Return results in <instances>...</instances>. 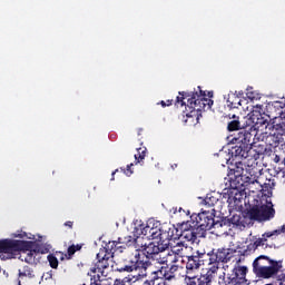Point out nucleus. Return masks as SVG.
I'll list each match as a JSON object with an SVG mask.
<instances>
[{
	"mask_svg": "<svg viewBox=\"0 0 285 285\" xmlns=\"http://www.w3.org/2000/svg\"><path fill=\"white\" fill-rule=\"evenodd\" d=\"M283 164H284V167L281 168V174H282V177L285 181V161H283Z\"/></svg>",
	"mask_w": 285,
	"mask_h": 285,
	"instance_id": "obj_41",
	"label": "nucleus"
},
{
	"mask_svg": "<svg viewBox=\"0 0 285 285\" xmlns=\"http://www.w3.org/2000/svg\"><path fill=\"white\" fill-rule=\"evenodd\" d=\"M255 137V129L253 127L249 130L242 129L234 136L232 139V144L236 146L232 147L230 155H232V163L230 165L234 168L229 169L228 177L229 179H239V177L248 175L255 179L257 175H259V158L262 155H266V146L264 145H254ZM245 168V169H244Z\"/></svg>",
	"mask_w": 285,
	"mask_h": 285,
	"instance_id": "obj_1",
	"label": "nucleus"
},
{
	"mask_svg": "<svg viewBox=\"0 0 285 285\" xmlns=\"http://www.w3.org/2000/svg\"><path fill=\"white\" fill-rule=\"evenodd\" d=\"M186 275H193L195 271H199L202 266H206V262H208V254L204 252H193L191 255L186 256Z\"/></svg>",
	"mask_w": 285,
	"mask_h": 285,
	"instance_id": "obj_10",
	"label": "nucleus"
},
{
	"mask_svg": "<svg viewBox=\"0 0 285 285\" xmlns=\"http://www.w3.org/2000/svg\"><path fill=\"white\" fill-rule=\"evenodd\" d=\"M236 253V249L222 247L218 248L216 252L215 249H213L212 253H209V257H212V262H218V264H228V262L233 259V257H235Z\"/></svg>",
	"mask_w": 285,
	"mask_h": 285,
	"instance_id": "obj_14",
	"label": "nucleus"
},
{
	"mask_svg": "<svg viewBox=\"0 0 285 285\" xmlns=\"http://www.w3.org/2000/svg\"><path fill=\"white\" fill-rule=\"evenodd\" d=\"M26 253L27 256L24 258L23 256L19 255L18 259H20L21 262H26V264H35V254L37 253V250H32V248H30L29 250H26Z\"/></svg>",
	"mask_w": 285,
	"mask_h": 285,
	"instance_id": "obj_26",
	"label": "nucleus"
},
{
	"mask_svg": "<svg viewBox=\"0 0 285 285\" xmlns=\"http://www.w3.org/2000/svg\"><path fill=\"white\" fill-rule=\"evenodd\" d=\"M282 268V261H273L271 257L264 255L257 257L253 262V271L256 277H261L263 279H271V277H275Z\"/></svg>",
	"mask_w": 285,
	"mask_h": 285,
	"instance_id": "obj_5",
	"label": "nucleus"
},
{
	"mask_svg": "<svg viewBox=\"0 0 285 285\" xmlns=\"http://www.w3.org/2000/svg\"><path fill=\"white\" fill-rule=\"evenodd\" d=\"M248 274V267L237 266L234 267L230 273H224L218 277L219 285H248L246 275Z\"/></svg>",
	"mask_w": 285,
	"mask_h": 285,
	"instance_id": "obj_7",
	"label": "nucleus"
},
{
	"mask_svg": "<svg viewBox=\"0 0 285 285\" xmlns=\"http://www.w3.org/2000/svg\"><path fill=\"white\" fill-rule=\"evenodd\" d=\"M148 149H146V147L144 148H137V154L135 155V159H136V166L137 164H141V161L144 159H146V153Z\"/></svg>",
	"mask_w": 285,
	"mask_h": 285,
	"instance_id": "obj_29",
	"label": "nucleus"
},
{
	"mask_svg": "<svg viewBox=\"0 0 285 285\" xmlns=\"http://www.w3.org/2000/svg\"><path fill=\"white\" fill-rule=\"evenodd\" d=\"M218 202H219V198L209 194L203 200V204H205L207 206V208H213V206H215Z\"/></svg>",
	"mask_w": 285,
	"mask_h": 285,
	"instance_id": "obj_28",
	"label": "nucleus"
},
{
	"mask_svg": "<svg viewBox=\"0 0 285 285\" xmlns=\"http://www.w3.org/2000/svg\"><path fill=\"white\" fill-rule=\"evenodd\" d=\"M233 199H234L235 202H237V197H230V196H229V197H228V203H229V204H233Z\"/></svg>",
	"mask_w": 285,
	"mask_h": 285,
	"instance_id": "obj_45",
	"label": "nucleus"
},
{
	"mask_svg": "<svg viewBox=\"0 0 285 285\" xmlns=\"http://www.w3.org/2000/svg\"><path fill=\"white\" fill-rule=\"evenodd\" d=\"M252 119L254 124H268L267 120H264V118H262V106L259 105L255 106L252 110Z\"/></svg>",
	"mask_w": 285,
	"mask_h": 285,
	"instance_id": "obj_22",
	"label": "nucleus"
},
{
	"mask_svg": "<svg viewBox=\"0 0 285 285\" xmlns=\"http://www.w3.org/2000/svg\"><path fill=\"white\" fill-rule=\"evenodd\" d=\"M148 281L150 282V285H170V283L163 281V278L157 277L155 274H151Z\"/></svg>",
	"mask_w": 285,
	"mask_h": 285,
	"instance_id": "obj_31",
	"label": "nucleus"
},
{
	"mask_svg": "<svg viewBox=\"0 0 285 285\" xmlns=\"http://www.w3.org/2000/svg\"><path fill=\"white\" fill-rule=\"evenodd\" d=\"M126 282H132V278L125 277L124 279L116 278L114 285H126Z\"/></svg>",
	"mask_w": 285,
	"mask_h": 285,
	"instance_id": "obj_36",
	"label": "nucleus"
},
{
	"mask_svg": "<svg viewBox=\"0 0 285 285\" xmlns=\"http://www.w3.org/2000/svg\"><path fill=\"white\" fill-rule=\"evenodd\" d=\"M119 239L117 240H109L108 244H106V246L104 248H101L100 250H105L106 255H109L110 257H115V253L116 250H121V247H119Z\"/></svg>",
	"mask_w": 285,
	"mask_h": 285,
	"instance_id": "obj_20",
	"label": "nucleus"
},
{
	"mask_svg": "<svg viewBox=\"0 0 285 285\" xmlns=\"http://www.w3.org/2000/svg\"><path fill=\"white\" fill-rule=\"evenodd\" d=\"M141 132H144V129L139 128V129H138V136H140Z\"/></svg>",
	"mask_w": 285,
	"mask_h": 285,
	"instance_id": "obj_48",
	"label": "nucleus"
},
{
	"mask_svg": "<svg viewBox=\"0 0 285 285\" xmlns=\"http://www.w3.org/2000/svg\"><path fill=\"white\" fill-rule=\"evenodd\" d=\"M132 166H135V164L127 165L126 168L121 167L120 170L126 175V177H130L132 173H135V170H132Z\"/></svg>",
	"mask_w": 285,
	"mask_h": 285,
	"instance_id": "obj_34",
	"label": "nucleus"
},
{
	"mask_svg": "<svg viewBox=\"0 0 285 285\" xmlns=\"http://www.w3.org/2000/svg\"><path fill=\"white\" fill-rule=\"evenodd\" d=\"M19 277H35L32 268H30V266H24L22 272L19 269Z\"/></svg>",
	"mask_w": 285,
	"mask_h": 285,
	"instance_id": "obj_33",
	"label": "nucleus"
},
{
	"mask_svg": "<svg viewBox=\"0 0 285 285\" xmlns=\"http://www.w3.org/2000/svg\"><path fill=\"white\" fill-rule=\"evenodd\" d=\"M274 232H278V235H282V233H285V225H283L281 229H275Z\"/></svg>",
	"mask_w": 285,
	"mask_h": 285,
	"instance_id": "obj_42",
	"label": "nucleus"
},
{
	"mask_svg": "<svg viewBox=\"0 0 285 285\" xmlns=\"http://www.w3.org/2000/svg\"><path fill=\"white\" fill-rule=\"evenodd\" d=\"M142 285H150V282L148 279H146Z\"/></svg>",
	"mask_w": 285,
	"mask_h": 285,
	"instance_id": "obj_47",
	"label": "nucleus"
},
{
	"mask_svg": "<svg viewBox=\"0 0 285 285\" xmlns=\"http://www.w3.org/2000/svg\"><path fill=\"white\" fill-rule=\"evenodd\" d=\"M248 217L253 222H271V219H275V207H273V203L254 205L248 210Z\"/></svg>",
	"mask_w": 285,
	"mask_h": 285,
	"instance_id": "obj_8",
	"label": "nucleus"
},
{
	"mask_svg": "<svg viewBox=\"0 0 285 285\" xmlns=\"http://www.w3.org/2000/svg\"><path fill=\"white\" fill-rule=\"evenodd\" d=\"M227 106L228 108H239L242 106V99L237 96V91L228 94Z\"/></svg>",
	"mask_w": 285,
	"mask_h": 285,
	"instance_id": "obj_21",
	"label": "nucleus"
},
{
	"mask_svg": "<svg viewBox=\"0 0 285 285\" xmlns=\"http://www.w3.org/2000/svg\"><path fill=\"white\" fill-rule=\"evenodd\" d=\"M199 92H193L191 95L181 91L179 92V96L176 98V105L186 106V117L185 124L188 126H195L199 124V117H202V112L204 110H210L213 108V92L208 91L206 95V91L202 90V87H198ZM208 97V98H206Z\"/></svg>",
	"mask_w": 285,
	"mask_h": 285,
	"instance_id": "obj_2",
	"label": "nucleus"
},
{
	"mask_svg": "<svg viewBox=\"0 0 285 285\" xmlns=\"http://www.w3.org/2000/svg\"><path fill=\"white\" fill-rule=\"evenodd\" d=\"M273 130L275 131L272 135L266 137V144H268L272 148H277L279 144L284 141L285 125L284 124L273 125Z\"/></svg>",
	"mask_w": 285,
	"mask_h": 285,
	"instance_id": "obj_15",
	"label": "nucleus"
},
{
	"mask_svg": "<svg viewBox=\"0 0 285 285\" xmlns=\"http://www.w3.org/2000/svg\"><path fill=\"white\" fill-rule=\"evenodd\" d=\"M284 161H285V158H284Z\"/></svg>",
	"mask_w": 285,
	"mask_h": 285,
	"instance_id": "obj_56",
	"label": "nucleus"
},
{
	"mask_svg": "<svg viewBox=\"0 0 285 285\" xmlns=\"http://www.w3.org/2000/svg\"><path fill=\"white\" fill-rule=\"evenodd\" d=\"M174 213H177V208L174 210Z\"/></svg>",
	"mask_w": 285,
	"mask_h": 285,
	"instance_id": "obj_53",
	"label": "nucleus"
},
{
	"mask_svg": "<svg viewBox=\"0 0 285 285\" xmlns=\"http://www.w3.org/2000/svg\"><path fill=\"white\" fill-rule=\"evenodd\" d=\"M233 119L234 120H230L228 124H227V130L229 132H234L235 130H240L242 128V122H239V117L237 116H233Z\"/></svg>",
	"mask_w": 285,
	"mask_h": 285,
	"instance_id": "obj_24",
	"label": "nucleus"
},
{
	"mask_svg": "<svg viewBox=\"0 0 285 285\" xmlns=\"http://www.w3.org/2000/svg\"><path fill=\"white\" fill-rule=\"evenodd\" d=\"M177 164H174V165H171V168H173V170H175V168H177Z\"/></svg>",
	"mask_w": 285,
	"mask_h": 285,
	"instance_id": "obj_49",
	"label": "nucleus"
},
{
	"mask_svg": "<svg viewBox=\"0 0 285 285\" xmlns=\"http://www.w3.org/2000/svg\"><path fill=\"white\" fill-rule=\"evenodd\" d=\"M48 250H46V252H41V253H47Z\"/></svg>",
	"mask_w": 285,
	"mask_h": 285,
	"instance_id": "obj_54",
	"label": "nucleus"
},
{
	"mask_svg": "<svg viewBox=\"0 0 285 285\" xmlns=\"http://www.w3.org/2000/svg\"><path fill=\"white\" fill-rule=\"evenodd\" d=\"M237 97H239V99H244V91H236Z\"/></svg>",
	"mask_w": 285,
	"mask_h": 285,
	"instance_id": "obj_43",
	"label": "nucleus"
},
{
	"mask_svg": "<svg viewBox=\"0 0 285 285\" xmlns=\"http://www.w3.org/2000/svg\"><path fill=\"white\" fill-rule=\"evenodd\" d=\"M117 173H119V169H116L115 171H112L111 181H115V175H117Z\"/></svg>",
	"mask_w": 285,
	"mask_h": 285,
	"instance_id": "obj_44",
	"label": "nucleus"
},
{
	"mask_svg": "<svg viewBox=\"0 0 285 285\" xmlns=\"http://www.w3.org/2000/svg\"><path fill=\"white\" fill-rule=\"evenodd\" d=\"M178 213H181V207H179Z\"/></svg>",
	"mask_w": 285,
	"mask_h": 285,
	"instance_id": "obj_52",
	"label": "nucleus"
},
{
	"mask_svg": "<svg viewBox=\"0 0 285 285\" xmlns=\"http://www.w3.org/2000/svg\"><path fill=\"white\" fill-rule=\"evenodd\" d=\"M179 228L180 233L176 232V234H174V237H177V239H179V237H183V239H186V242L195 243L197 242V239L205 237L202 233H199L197 226H195L191 220L183 223Z\"/></svg>",
	"mask_w": 285,
	"mask_h": 285,
	"instance_id": "obj_11",
	"label": "nucleus"
},
{
	"mask_svg": "<svg viewBox=\"0 0 285 285\" xmlns=\"http://www.w3.org/2000/svg\"><path fill=\"white\" fill-rule=\"evenodd\" d=\"M177 262V256L174 257L173 263L175 264Z\"/></svg>",
	"mask_w": 285,
	"mask_h": 285,
	"instance_id": "obj_50",
	"label": "nucleus"
},
{
	"mask_svg": "<svg viewBox=\"0 0 285 285\" xmlns=\"http://www.w3.org/2000/svg\"><path fill=\"white\" fill-rule=\"evenodd\" d=\"M89 276L91 277L90 285H110V282L106 278L101 279V275L99 274H89Z\"/></svg>",
	"mask_w": 285,
	"mask_h": 285,
	"instance_id": "obj_25",
	"label": "nucleus"
},
{
	"mask_svg": "<svg viewBox=\"0 0 285 285\" xmlns=\"http://www.w3.org/2000/svg\"><path fill=\"white\" fill-rule=\"evenodd\" d=\"M256 184L262 185V178L255 179Z\"/></svg>",
	"mask_w": 285,
	"mask_h": 285,
	"instance_id": "obj_46",
	"label": "nucleus"
},
{
	"mask_svg": "<svg viewBox=\"0 0 285 285\" xmlns=\"http://www.w3.org/2000/svg\"><path fill=\"white\" fill-rule=\"evenodd\" d=\"M150 266L149 261H130L129 264L125 266H117L116 271L118 273H132L134 271L138 272V279H144V277H148V267Z\"/></svg>",
	"mask_w": 285,
	"mask_h": 285,
	"instance_id": "obj_9",
	"label": "nucleus"
},
{
	"mask_svg": "<svg viewBox=\"0 0 285 285\" xmlns=\"http://www.w3.org/2000/svg\"><path fill=\"white\" fill-rule=\"evenodd\" d=\"M284 278H285V274H284Z\"/></svg>",
	"mask_w": 285,
	"mask_h": 285,
	"instance_id": "obj_55",
	"label": "nucleus"
},
{
	"mask_svg": "<svg viewBox=\"0 0 285 285\" xmlns=\"http://www.w3.org/2000/svg\"><path fill=\"white\" fill-rule=\"evenodd\" d=\"M177 271H179V265L173 264L171 266H161L159 269L153 272L151 274L170 284L177 279Z\"/></svg>",
	"mask_w": 285,
	"mask_h": 285,
	"instance_id": "obj_13",
	"label": "nucleus"
},
{
	"mask_svg": "<svg viewBox=\"0 0 285 285\" xmlns=\"http://www.w3.org/2000/svg\"><path fill=\"white\" fill-rule=\"evenodd\" d=\"M47 259L51 268H59V259H57V256L49 254Z\"/></svg>",
	"mask_w": 285,
	"mask_h": 285,
	"instance_id": "obj_32",
	"label": "nucleus"
},
{
	"mask_svg": "<svg viewBox=\"0 0 285 285\" xmlns=\"http://www.w3.org/2000/svg\"><path fill=\"white\" fill-rule=\"evenodd\" d=\"M206 265L209 267L207 268V273L205 275H210V277H213V275L219 271V263L212 261L210 253H208V261L206 262Z\"/></svg>",
	"mask_w": 285,
	"mask_h": 285,
	"instance_id": "obj_23",
	"label": "nucleus"
},
{
	"mask_svg": "<svg viewBox=\"0 0 285 285\" xmlns=\"http://www.w3.org/2000/svg\"><path fill=\"white\" fill-rule=\"evenodd\" d=\"M273 161L274 164H279V161H282V158L279 157V155H275Z\"/></svg>",
	"mask_w": 285,
	"mask_h": 285,
	"instance_id": "obj_40",
	"label": "nucleus"
},
{
	"mask_svg": "<svg viewBox=\"0 0 285 285\" xmlns=\"http://www.w3.org/2000/svg\"><path fill=\"white\" fill-rule=\"evenodd\" d=\"M240 219L242 218L239 216H233L232 224H234L235 226H239V224H242Z\"/></svg>",
	"mask_w": 285,
	"mask_h": 285,
	"instance_id": "obj_37",
	"label": "nucleus"
},
{
	"mask_svg": "<svg viewBox=\"0 0 285 285\" xmlns=\"http://www.w3.org/2000/svg\"><path fill=\"white\" fill-rule=\"evenodd\" d=\"M135 233L138 237L144 235L147 239H153L154 242H173L177 239L175 233H179V229L173 226L171 228H168V232H164L159 227H155V223L149 222L148 224L142 223L136 226Z\"/></svg>",
	"mask_w": 285,
	"mask_h": 285,
	"instance_id": "obj_3",
	"label": "nucleus"
},
{
	"mask_svg": "<svg viewBox=\"0 0 285 285\" xmlns=\"http://www.w3.org/2000/svg\"><path fill=\"white\" fill-rule=\"evenodd\" d=\"M83 247V245H70L67 249V259H72V255H75V253H77V250H81V248Z\"/></svg>",
	"mask_w": 285,
	"mask_h": 285,
	"instance_id": "obj_30",
	"label": "nucleus"
},
{
	"mask_svg": "<svg viewBox=\"0 0 285 285\" xmlns=\"http://www.w3.org/2000/svg\"><path fill=\"white\" fill-rule=\"evenodd\" d=\"M248 98H249V99H255V97H253V96H248Z\"/></svg>",
	"mask_w": 285,
	"mask_h": 285,
	"instance_id": "obj_51",
	"label": "nucleus"
},
{
	"mask_svg": "<svg viewBox=\"0 0 285 285\" xmlns=\"http://www.w3.org/2000/svg\"><path fill=\"white\" fill-rule=\"evenodd\" d=\"M13 237L19 238V239H32V237L28 236V233L26 232H17L13 234Z\"/></svg>",
	"mask_w": 285,
	"mask_h": 285,
	"instance_id": "obj_35",
	"label": "nucleus"
},
{
	"mask_svg": "<svg viewBox=\"0 0 285 285\" xmlns=\"http://www.w3.org/2000/svg\"><path fill=\"white\" fill-rule=\"evenodd\" d=\"M275 237H279V232H266L261 238L254 242V246L255 248H259V246H264L268 239H275Z\"/></svg>",
	"mask_w": 285,
	"mask_h": 285,
	"instance_id": "obj_19",
	"label": "nucleus"
},
{
	"mask_svg": "<svg viewBox=\"0 0 285 285\" xmlns=\"http://www.w3.org/2000/svg\"><path fill=\"white\" fill-rule=\"evenodd\" d=\"M35 248L32 240H19L13 238L0 239V259L8 262V259H17L21 253Z\"/></svg>",
	"mask_w": 285,
	"mask_h": 285,
	"instance_id": "obj_4",
	"label": "nucleus"
},
{
	"mask_svg": "<svg viewBox=\"0 0 285 285\" xmlns=\"http://www.w3.org/2000/svg\"><path fill=\"white\" fill-rule=\"evenodd\" d=\"M190 220L203 237H206V232L212 230L215 228V226H217V223L215 222V208H213L212 212L203 210L198 214H193L190 216Z\"/></svg>",
	"mask_w": 285,
	"mask_h": 285,
	"instance_id": "obj_6",
	"label": "nucleus"
},
{
	"mask_svg": "<svg viewBox=\"0 0 285 285\" xmlns=\"http://www.w3.org/2000/svg\"><path fill=\"white\" fill-rule=\"evenodd\" d=\"M160 104V106L163 107V108H166V106H173V100H167V101H160L159 102Z\"/></svg>",
	"mask_w": 285,
	"mask_h": 285,
	"instance_id": "obj_38",
	"label": "nucleus"
},
{
	"mask_svg": "<svg viewBox=\"0 0 285 285\" xmlns=\"http://www.w3.org/2000/svg\"><path fill=\"white\" fill-rule=\"evenodd\" d=\"M168 246H170V242H157L154 240L149 243L148 245L141 246L144 255H159V253H164V250H167Z\"/></svg>",
	"mask_w": 285,
	"mask_h": 285,
	"instance_id": "obj_16",
	"label": "nucleus"
},
{
	"mask_svg": "<svg viewBox=\"0 0 285 285\" xmlns=\"http://www.w3.org/2000/svg\"><path fill=\"white\" fill-rule=\"evenodd\" d=\"M97 259L95 267L90 269L88 275H97V273H100L102 277H106L105 271L110 268V259H112V256H110V254H106V250H99Z\"/></svg>",
	"mask_w": 285,
	"mask_h": 285,
	"instance_id": "obj_12",
	"label": "nucleus"
},
{
	"mask_svg": "<svg viewBox=\"0 0 285 285\" xmlns=\"http://www.w3.org/2000/svg\"><path fill=\"white\" fill-rule=\"evenodd\" d=\"M275 186V183H273V180L268 179L267 183H264L262 185V190L264 193V195L271 196L273 195V188Z\"/></svg>",
	"mask_w": 285,
	"mask_h": 285,
	"instance_id": "obj_27",
	"label": "nucleus"
},
{
	"mask_svg": "<svg viewBox=\"0 0 285 285\" xmlns=\"http://www.w3.org/2000/svg\"><path fill=\"white\" fill-rule=\"evenodd\" d=\"M215 276H210L209 274H200V275H185V285H213V279Z\"/></svg>",
	"mask_w": 285,
	"mask_h": 285,
	"instance_id": "obj_17",
	"label": "nucleus"
},
{
	"mask_svg": "<svg viewBox=\"0 0 285 285\" xmlns=\"http://www.w3.org/2000/svg\"><path fill=\"white\" fill-rule=\"evenodd\" d=\"M63 226H66L67 228L72 229V228H73V226H75V222H72V220H68V222H66V223L63 224Z\"/></svg>",
	"mask_w": 285,
	"mask_h": 285,
	"instance_id": "obj_39",
	"label": "nucleus"
},
{
	"mask_svg": "<svg viewBox=\"0 0 285 285\" xmlns=\"http://www.w3.org/2000/svg\"><path fill=\"white\" fill-rule=\"evenodd\" d=\"M139 239L132 236L118 237V244H120L119 246L120 250H122V248H130V246H134L137 250H139V245H137Z\"/></svg>",
	"mask_w": 285,
	"mask_h": 285,
	"instance_id": "obj_18",
	"label": "nucleus"
}]
</instances>
